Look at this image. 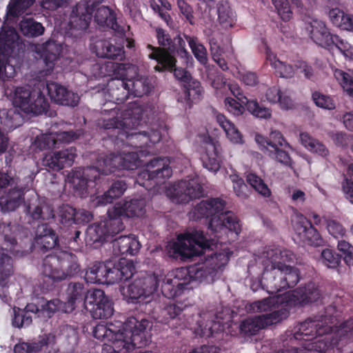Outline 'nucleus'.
<instances>
[{"label": "nucleus", "mask_w": 353, "mask_h": 353, "mask_svg": "<svg viewBox=\"0 0 353 353\" xmlns=\"http://www.w3.org/2000/svg\"><path fill=\"white\" fill-rule=\"evenodd\" d=\"M225 205L223 199L212 198L201 201L192 210L194 219L211 217L208 228L214 234L213 239H208L203 232L195 230L179 235L176 241L170 243L167 247L169 256L175 259H190L204 254L205 265L198 274L207 283L213 282L218 271L229 261L228 253L212 252L214 247L216 248L220 234L227 230L236 234L241 231L238 218L231 211L223 212Z\"/></svg>", "instance_id": "nucleus-1"}, {"label": "nucleus", "mask_w": 353, "mask_h": 353, "mask_svg": "<svg viewBox=\"0 0 353 353\" xmlns=\"http://www.w3.org/2000/svg\"><path fill=\"white\" fill-rule=\"evenodd\" d=\"M294 256L290 250L273 246L265 247L256 258L263 268L262 283L270 294L294 287L299 281L297 268L288 264Z\"/></svg>", "instance_id": "nucleus-2"}, {"label": "nucleus", "mask_w": 353, "mask_h": 353, "mask_svg": "<svg viewBox=\"0 0 353 353\" xmlns=\"http://www.w3.org/2000/svg\"><path fill=\"white\" fill-rule=\"evenodd\" d=\"M133 71L130 65L112 63V98L115 99L117 105L112 108V118L121 116L123 107L119 105L131 94L134 97H141L148 94L152 89L150 79L143 76H137L129 79V74Z\"/></svg>", "instance_id": "nucleus-3"}, {"label": "nucleus", "mask_w": 353, "mask_h": 353, "mask_svg": "<svg viewBox=\"0 0 353 353\" xmlns=\"http://www.w3.org/2000/svg\"><path fill=\"white\" fill-rule=\"evenodd\" d=\"M143 108L137 102L129 103L122 108L121 116L112 118V128H120L130 140L131 144L136 147H141L143 145H148V143H159L162 137V131L165 130L160 128H152L150 131L132 132L133 130L139 125L143 115Z\"/></svg>", "instance_id": "nucleus-4"}, {"label": "nucleus", "mask_w": 353, "mask_h": 353, "mask_svg": "<svg viewBox=\"0 0 353 353\" xmlns=\"http://www.w3.org/2000/svg\"><path fill=\"white\" fill-rule=\"evenodd\" d=\"M112 325L119 328L112 329V353H128L146 345L145 332L152 323L146 319L139 320L131 316L124 322L112 323Z\"/></svg>", "instance_id": "nucleus-5"}, {"label": "nucleus", "mask_w": 353, "mask_h": 353, "mask_svg": "<svg viewBox=\"0 0 353 353\" xmlns=\"http://www.w3.org/2000/svg\"><path fill=\"white\" fill-rule=\"evenodd\" d=\"M13 105L26 114L40 115L46 114L50 108L49 102L39 89L30 87H17L14 89Z\"/></svg>", "instance_id": "nucleus-6"}, {"label": "nucleus", "mask_w": 353, "mask_h": 353, "mask_svg": "<svg viewBox=\"0 0 353 353\" xmlns=\"http://www.w3.org/2000/svg\"><path fill=\"white\" fill-rule=\"evenodd\" d=\"M156 36L158 43L161 47L148 45L147 48L151 50V52L148 54V58L157 61L158 65L154 67L156 71L162 72L163 69H171L176 63L175 57L173 54H170V47L173 39L161 28L156 29Z\"/></svg>", "instance_id": "nucleus-7"}, {"label": "nucleus", "mask_w": 353, "mask_h": 353, "mask_svg": "<svg viewBox=\"0 0 353 353\" xmlns=\"http://www.w3.org/2000/svg\"><path fill=\"white\" fill-rule=\"evenodd\" d=\"M203 190L198 178L181 180L166 190V194L177 203H186L203 196Z\"/></svg>", "instance_id": "nucleus-8"}, {"label": "nucleus", "mask_w": 353, "mask_h": 353, "mask_svg": "<svg viewBox=\"0 0 353 353\" xmlns=\"http://www.w3.org/2000/svg\"><path fill=\"white\" fill-rule=\"evenodd\" d=\"M289 314L290 312L286 308L281 307L271 313L259 315L254 318H248L240 324L241 333L245 336L254 335L260 330L276 324L287 319Z\"/></svg>", "instance_id": "nucleus-9"}, {"label": "nucleus", "mask_w": 353, "mask_h": 353, "mask_svg": "<svg viewBox=\"0 0 353 353\" xmlns=\"http://www.w3.org/2000/svg\"><path fill=\"white\" fill-rule=\"evenodd\" d=\"M332 327L323 323L321 319H317L316 316L307 318L303 322L298 323L293 330V338L290 339L292 343L294 341H300L301 343H307L313 341L316 336H323L330 334Z\"/></svg>", "instance_id": "nucleus-10"}, {"label": "nucleus", "mask_w": 353, "mask_h": 353, "mask_svg": "<svg viewBox=\"0 0 353 353\" xmlns=\"http://www.w3.org/2000/svg\"><path fill=\"white\" fill-rule=\"evenodd\" d=\"M192 281V276L185 268H177L168 274L161 284V292L165 297L173 299L181 294Z\"/></svg>", "instance_id": "nucleus-11"}, {"label": "nucleus", "mask_w": 353, "mask_h": 353, "mask_svg": "<svg viewBox=\"0 0 353 353\" xmlns=\"http://www.w3.org/2000/svg\"><path fill=\"white\" fill-rule=\"evenodd\" d=\"M62 261L54 254L47 255L43 261L41 288L46 291L54 289L55 283L65 279L61 270Z\"/></svg>", "instance_id": "nucleus-12"}, {"label": "nucleus", "mask_w": 353, "mask_h": 353, "mask_svg": "<svg viewBox=\"0 0 353 353\" xmlns=\"http://www.w3.org/2000/svg\"><path fill=\"white\" fill-rule=\"evenodd\" d=\"M83 305L94 319L108 320L110 318V302L102 290H88Z\"/></svg>", "instance_id": "nucleus-13"}, {"label": "nucleus", "mask_w": 353, "mask_h": 353, "mask_svg": "<svg viewBox=\"0 0 353 353\" xmlns=\"http://www.w3.org/2000/svg\"><path fill=\"white\" fill-rule=\"evenodd\" d=\"M103 0H81L76 6L77 16L72 17L70 21L71 28L85 30L89 27L95 8Z\"/></svg>", "instance_id": "nucleus-14"}, {"label": "nucleus", "mask_w": 353, "mask_h": 353, "mask_svg": "<svg viewBox=\"0 0 353 353\" xmlns=\"http://www.w3.org/2000/svg\"><path fill=\"white\" fill-rule=\"evenodd\" d=\"M77 150L74 147H69L59 151L45 155L42 159V165L48 170L59 171L65 167L72 165Z\"/></svg>", "instance_id": "nucleus-15"}, {"label": "nucleus", "mask_w": 353, "mask_h": 353, "mask_svg": "<svg viewBox=\"0 0 353 353\" xmlns=\"http://www.w3.org/2000/svg\"><path fill=\"white\" fill-rule=\"evenodd\" d=\"M114 39L115 46L112 50V61H120L125 58L123 46L127 43L128 48L134 46V41L128 39L125 36V27L122 26L117 21L114 13L112 10V40Z\"/></svg>", "instance_id": "nucleus-16"}, {"label": "nucleus", "mask_w": 353, "mask_h": 353, "mask_svg": "<svg viewBox=\"0 0 353 353\" xmlns=\"http://www.w3.org/2000/svg\"><path fill=\"white\" fill-rule=\"evenodd\" d=\"M35 247L41 252L46 253L59 246V236L48 223L38 225L35 230Z\"/></svg>", "instance_id": "nucleus-17"}, {"label": "nucleus", "mask_w": 353, "mask_h": 353, "mask_svg": "<svg viewBox=\"0 0 353 353\" xmlns=\"http://www.w3.org/2000/svg\"><path fill=\"white\" fill-rule=\"evenodd\" d=\"M48 94L51 100L61 105L76 107L79 102V96L57 82L48 83Z\"/></svg>", "instance_id": "nucleus-18"}, {"label": "nucleus", "mask_w": 353, "mask_h": 353, "mask_svg": "<svg viewBox=\"0 0 353 353\" xmlns=\"http://www.w3.org/2000/svg\"><path fill=\"white\" fill-rule=\"evenodd\" d=\"M321 297L322 294L319 287L313 283H309L292 291L289 295V301L294 305L304 306L319 301Z\"/></svg>", "instance_id": "nucleus-19"}, {"label": "nucleus", "mask_w": 353, "mask_h": 353, "mask_svg": "<svg viewBox=\"0 0 353 353\" xmlns=\"http://www.w3.org/2000/svg\"><path fill=\"white\" fill-rule=\"evenodd\" d=\"M110 221L108 219L90 225L85 231L87 245L97 248L107 241L110 233Z\"/></svg>", "instance_id": "nucleus-20"}, {"label": "nucleus", "mask_w": 353, "mask_h": 353, "mask_svg": "<svg viewBox=\"0 0 353 353\" xmlns=\"http://www.w3.org/2000/svg\"><path fill=\"white\" fill-rule=\"evenodd\" d=\"M29 190L28 185H17L0 196V206L3 212L14 211L24 201V194Z\"/></svg>", "instance_id": "nucleus-21"}, {"label": "nucleus", "mask_w": 353, "mask_h": 353, "mask_svg": "<svg viewBox=\"0 0 353 353\" xmlns=\"http://www.w3.org/2000/svg\"><path fill=\"white\" fill-rule=\"evenodd\" d=\"M170 161L165 157H155L146 164L147 171L143 173V177L149 180L165 179L172 175V169L169 166Z\"/></svg>", "instance_id": "nucleus-22"}, {"label": "nucleus", "mask_w": 353, "mask_h": 353, "mask_svg": "<svg viewBox=\"0 0 353 353\" xmlns=\"http://www.w3.org/2000/svg\"><path fill=\"white\" fill-rule=\"evenodd\" d=\"M311 39L319 46L326 48L333 43L332 34L325 23L318 19H312L306 28Z\"/></svg>", "instance_id": "nucleus-23"}, {"label": "nucleus", "mask_w": 353, "mask_h": 353, "mask_svg": "<svg viewBox=\"0 0 353 353\" xmlns=\"http://www.w3.org/2000/svg\"><path fill=\"white\" fill-rule=\"evenodd\" d=\"M108 263L109 260H106L105 262L95 261L90 264L84 276L85 281L90 283L110 284L108 274L110 268L107 265Z\"/></svg>", "instance_id": "nucleus-24"}, {"label": "nucleus", "mask_w": 353, "mask_h": 353, "mask_svg": "<svg viewBox=\"0 0 353 353\" xmlns=\"http://www.w3.org/2000/svg\"><path fill=\"white\" fill-rule=\"evenodd\" d=\"M56 343V336L53 334H44L39 336V340L32 343L21 342L14 347V353H38L44 347L52 346Z\"/></svg>", "instance_id": "nucleus-25"}, {"label": "nucleus", "mask_w": 353, "mask_h": 353, "mask_svg": "<svg viewBox=\"0 0 353 353\" xmlns=\"http://www.w3.org/2000/svg\"><path fill=\"white\" fill-rule=\"evenodd\" d=\"M114 254H137L141 248L139 241L132 235L120 236L112 239Z\"/></svg>", "instance_id": "nucleus-26"}, {"label": "nucleus", "mask_w": 353, "mask_h": 353, "mask_svg": "<svg viewBox=\"0 0 353 353\" xmlns=\"http://www.w3.org/2000/svg\"><path fill=\"white\" fill-rule=\"evenodd\" d=\"M144 199H132L130 201L118 202L114 206V212L118 216L127 217L140 216L145 212Z\"/></svg>", "instance_id": "nucleus-27"}, {"label": "nucleus", "mask_w": 353, "mask_h": 353, "mask_svg": "<svg viewBox=\"0 0 353 353\" xmlns=\"http://www.w3.org/2000/svg\"><path fill=\"white\" fill-rule=\"evenodd\" d=\"M339 339H332L329 334L316 336L313 341L301 343L303 353H325L331 345H337Z\"/></svg>", "instance_id": "nucleus-28"}, {"label": "nucleus", "mask_w": 353, "mask_h": 353, "mask_svg": "<svg viewBox=\"0 0 353 353\" xmlns=\"http://www.w3.org/2000/svg\"><path fill=\"white\" fill-rule=\"evenodd\" d=\"M255 141L260 149L264 152L281 148H289V143L285 140L281 133L279 131H272L268 139L261 134H256Z\"/></svg>", "instance_id": "nucleus-29"}, {"label": "nucleus", "mask_w": 353, "mask_h": 353, "mask_svg": "<svg viewBox=\"0 0 353 353\" xmlns=\"http://www.w3.org/2000/svg\"><path fill=\"white\" fill-rule=\"evenodd\" d=\"M222 161L221 148L215 143H209L205 154L202 157L203 165L209 171L216 172Z\"/></svg>", "instance_id": "nucleus-30"}, {"label": "nucleus", "mask_w": 353, "mask_h": 353, "mask_svg": "<svg viewBox=\"0 0 353 353\" xmlns=\"http://www.w3.org/2000/svg\"><path fill=\"white\" fill-rule=\"evenodd\" d=\"M109 174H110V159L108 156L99 157L97 166H87L85 168L86 187L89 182L99 179L100 175H108Z\"/></svg>", "instance_id": "nucleus-31"}, {"label": "nucleus", "mask_w": 353, "mask_h": 353, "mask_svg": "<svg viewBox=\"0 0 353 353\" xmlns=\"http://www.w3.org/2000/svg\"><path fill=\"white\" fill-rule=\"evenodd\" d=\"M327 14L334 26L353 32V14L346 13L338 8L330 9Z\"/></svg>", "instance_id": "nucleus-32"}, {"label": "nucleus", "mask_w": 353, "mask_h": 353, "mask_svg": "<svg viewBox=\"0 0 353 353\" xmlns=\"http://www.w3.org/2000/svg\"><path fill=\"white\" fill-rule=\"evenodd\" d=\"M27 210L34 220H50L54 217L52 205L46 201L39 200L37 204L29 205Z\"/></svg>", "instance_id": "nucleus-33"}, {"label": "nucleus", "mask_w": 353, "mask_h": 353, "mask_svg": "<svg viewBox=\"0 0 353 353\" xmlns=\"http://www.w3.org/2000/svg\"><path fill=\"white\" fill-rule=\"evenodd\" d=\"M134 271L135 266L132 261L121 258L112 268V274L114 275L115 281L117 282L127 281L132 276Z\"/></svg>", "instance_id": "nucleus-34"}, {"label": "nucleus", "mask_w": 353, "mask_h": 353, "mask_svg": "<svg viewBox=\"0 0 353 353\" xmlns=\"http://www.w3.org/2000/svg\"><path fill=\"white\" fill-rule=\"evenodd\" d=\"M216 121L223 128L228 139L233 143H242V135L234 124L228 120L225 115L215 113Z\"/></svg>", "instance_id": "nucleus-35"}, {"label": "nucleus", "mask_w": 353, "mask_h": 353, "mask_svg": "<svg viewBox=\"0 0 353 353\" xmlns=\"http://www.w3.org/2000/svg\"><path fill=\"white\" fill-rule=\"evenodd\" d=\"M139 155L136 152H127L119 155L112 153V167L134 170L139 165Z\"/></svg>", "instance_id": "nucleus-36"}, {"label": "nucleus", "mask_w": 353, "mask_h": 353, "mask_svg": "<svg viewBox=\"0 0 353 353\" xmlns=\"http://www.w3.org/2000/svg\"><path fill=\"white\" fill-rule=\"evenodd\" d=\"M218 21L221 26L228 29L235 24V13L227 1H220L217 4Z\"/></svg>", "instance_id": "nucleus-37"}, {"label": "nucleus", "mask_w": 353, "mask_h": 353, "mask_svg": "<svg viewBox=\"0 0 353 353\" xmlns=\"http://www.w3.org/2000/svg\"><path fill=\"white\" fill-rule=\"evenodd\" d=\"M174 52L183 59V65L185 67L193 65V58L185 48V41L180 36L175 37L170 47V54L174 56Z\"/></svg>", "instance_id": "nucleus-38"}, {"label": "nucleus", "mask_w": 353, "mask_h": 353, "mask_svg": "<svg viewBox=\"0 0 353 353\" xmlns=\"http://www.w3.org/2000/svg\"><path fill=\"white\" fill-rule=\"evenodd\" d=\"M300 141L302 145L310 152L316 153L323 157H326L329 155L330 152L327 147L318 139L311 137L308 133H301Z\"/></svg>", "instance_id": "nucleus-39"}, {"label": "nucleus", "mask_w": 353, "mask_h": 353, "mask_svg": "<svg viewBox=\"0 0 353 353\" xmlns=\"http://www.w3.org/2000/svg\"><path fill=\"white\" fill-rule=\"evenodd\" d=\"M119 291L123 299L128 303H134L141 296H144V291L142 289L141 281H139V279H136L131 284L121 285Z\"/></svg>", "instance_id": "nucleus-40"}, {"label": "nucleus", "mask_w": 353, "mask_h": 353, "mask_svg": "<svg viewBox=\"0 0 353 353\" xmlns=\"http://www.w3.org/2000/svg\"><path fill=\"white\" fill-rule=\"evenodd\" d=\"M68 302L71 306L72 310L74 309L77 302L81 303L85 301L88 290L81 283H70L67 288Z\"/></svg>", "instance_id": "nucleus-41"}, {"label": "nucleus", "mask_w": 353, "mask_h": 353, "mask_svg": "<svg viewBox=\"0 0 353 353\" xmlns=\"http://www.w3.org/2000/svg\"><path fill=\"white\" fill-rule=\"evenodd\" d=\"M267 61L275 70V72L282 78H292L294 75V70L291 65L281 61L270 52H267Z\"/></svg>", "instance_id": "nucleus-42"}, {"label": "nucleus", "mask_w": 353, "mask_h": 353, "mask_svg": "<svg viewBox=\"0 0 353 353\" xmlns=\"http://www.w3.org/2000/svg\"><path fill=\"white\" fill-rule=\"evenodd\" d=\"M184 37L194 57L201 65H205L208 61L206 48L199 41L197 37L189 35Z\"/></svg>", "instance_id": "nucleus-43"}, {"label": "nucleus", "mask_w": 353, "mask_h": 353, "mask_svg": "<svg viewBox=\"0 0 353 353\" xmlns=\"http://www.w3.org/2000/svg\"><path fill=\"white\" fill-rule=\"evenodd\" d=\"M60 51V46H57L54 41H50L43 45L41 57L47 67L50 68L54 67V62L59 58Z\"/></svg>", "instance_id": "nucleus-44"}, {"label": "nucleus", "mask_w": 353, "mask_h": 353, "mask_svg": "<svg viewBox=\"0 0 353 353\" xmlns=\"http://www.w3.org/2000/svg\"><path fill=\"white\" fill-rule=\"evenodd\" d=\"M101 3L95 8L94 17L99 28L105 31L110 28V8L109 6H102Z\"/></svg>", "instance_id": "nucleus-45"}, {"label": "nucleus", "mask_w": 353, "mask_h": 353, "mask_svg": "<svg viewBox=\"0 0 353 353\" xmlns=\"http://www.w3.org/2000/svg\"><path fill=\"white\" fill-rule=\"evenodd\" d=\"M198 328L196 331L203 336L209 337L222 330V323L219 321L213 319L204 322V319L197 321Z\"/></svg>", "instance_id": "nucleus-46"}, {"label": "nucleus", "mask_w": 353, "mask_h": 353, "mask_svg": "<svg viewBox=\"0 0 353 353\" xmlns=\"http://www.w3.org/2000/svg\"><path fill=\"white\" fill-rule=\"evenodd\" d=\"M323 221L328 233L334 238H343L345 235L346 230L338 220L331 217L324 216Z\"/></svg>", "instance_id": "nucleus-47"}, {"label": "nucleus", "mask_w": 353, "mask_h": 353, "mask_svg": "<svg viewBox=\"0 0 353 353\" xmlns=\"http://www.w3.org/2000/svg\"><path fill=\"white\" fill-rule=\"evenodd\" d=\"M21 30L25 36L36 37L43 34L45 29L41 23L28 19L21 23Z\"/></svg>", "instance_id": "nucleus-48"}, {"label": "nucleus", "mask_w": 353, "mask_h": 353, "mask_svg": "<svg viewBox=\"0 0 353 353\" xmlns=\"http://www.w3.org/2000/svg\"><path fill=\"white\" fill-rule=\"evenodd\" d=\"M247 182L261 195L268 197L271 191L263 180L254 173H248L246 176Z\"/></svg>", "instance_id": "nucleus-49"}, {"label": "nucleus", "mask_w": 353, "mask_h": 353, "mask_svg": "<svg viewBox=\"0 0 353 353\" xmlns=\"http://www.w3.org/2000/svg\"><path fill=\"white\" fill-rule=\"evenodd\" d=\"M14 316L12 324L14 327L21 328L29 326L32 322V315L27 310L14 307L13 308Z\"/></svg>", "instance_id": "nucleus-50"}, {"label": "nucleus", "mask_w": 353, "mask_h": 353, "mask_svg": "<svg viewBox=\"0 0 353 353\" xmlns=\"http://www.w3.org/2000/svg\"><path fill=\"white\" fill-rule=\"evenodd\" d=\"M334 76L343 90L353 97V75L341 70H335Z\"/></svg>", "instance_id": "nucleus-51"}, {"label": "nucleus", "mask_w": 353, "mask_h": 353, "mask_svg": "<svg viewBox=\"0 0 353 353\" xmlns=\"http://www.w3.org/2000/svg\"><path fill=\"white\" fill-rule=\"evenodd\" d=\"M245 105L248 111L255 117L268 119L271 117V110L268 108L260 105L256 100L246 99Z\"/></svg>", "instance_id": "nucleus-52"}, {"label": "nucleus", "mask_w": 353, "mask_h": 353, "mask_svg": "<svg viewBox=\"0 0 353 353\" xmlns=\"http://www.w3.org/2000/svg\"><path fill=\"white\" fill-rule=\"evenodd\" d=\"M276 299L274 297H268L260 301H254L250 305L249 310L252 312H274Z\"/></svg>", "instance_id": "nucleus-53"}, {"label": "nucleus", "mask_w": 353, "mask_h": 353, "mask_svg": "<svg viewBox=\"0 0 353 353\" xmlns=\"http://www.w3.org/2000/svg\"><path fill=\"white\" fill-rule=\"evenodd\" d=\"M70 181L77 190H86V180L85 179V168H76L68 176Z\"/></svg>", "instance_id": "nucleus-54"}, {"label": "nucleus", "mask_w": 353, "mask_h": 353, "mask_svg": "<svg viewBox=\"0 0 353 353\" xmlns=\"http://www.w3.org/2000/svg\"><path fill=\"white\" fill-rule=\"evenodd\" d=\"M13 273V259L3 250H0V276L4 280Z\"/></svg>", "instance_id": "nucleus-55"}, {"label": "nucleus", "mask_w": 353, "mask_h": 353, "mask_svg": "<svg viewBox=\"0 0 353 353\" xmlns=\"http://www.w3.org/2000/svg\"><path fill=\"white\" fill-rule=\"evenodd\" d=\"M91 50L98 57L110 59V41L108 39H99L91 46Z\"/></svg>", "instance_id": "nucleus-56"}, {"label": "nucleus", "mask_w": 353, "mask_h": 353, "mask_svg": "<svg viewBox=\"0 0 353 353\" xmlns=\"http://www.w3.org/2000/svg\"><path fill=\"white\" fill-rule=\"evenodd\" d=\"M34 2V0H10L8 12L12 17L23 13Z\"/></svg>", "instance_id": "nucleus-57"}, {"label": "nucleus", "mask_w": 353, "mask_h": 353, "mask_svg": "<svg viewBox=\"0 0 353 353\" xmlns=\"http://www.w3.org/2000/svg\"><path fill=\"white\" fill-rule=\"evenodd\" d=\"M59 221L63 225H72L75 217V208L68 204H63L59 208Z\"/></svg>", "instance_id": "nucleus-58"}, {"label": "nucleus", "mask_w": 353, "mask_h": 353, "mask_svg": "<svg viewBox=\"0 0 353 353\" xmlns=\"http://www.w3.org/2000/svg\"><path fill=\"white\" fill-rule=\"evenodd\" d=\"M321 259L325 266L329 268H336L341 260V256L330 249H324L321 252Z\"/></svg>", "instance_id": "nucleus-59"}, {"label": "nucleus", "mask_w": 353, "mask_h": 353, "mask_svg": "<svg viewBox=\"0 0 353 353\" xmlns=\"http://www.w3.org/2000/svg\"><path fill=\"white\" fill-rule=\"evenodd\" d=\"M230 179L233 183V189L236 195L241 199H247L248 197V190L243 179L236 174L230 175Z\"/></svg>", "instance_id": "nucleus-60"}, {"label": "nucleus", "mask_w": 353, "mask_h": 353, "mask_svg": "<svg viewBox=\"0 0 353 353\" xmlns=\"http://www.w3.org/2000/svg\"><path fill=\"white\" fill-rule=\"evenodd\" d=\"M312 99L318 107L327 110L335 108V103L333 99L319 92H314L312 94Z\"/></svg>", "instance_id": "nucleus-61"}, {"label": "nucleus", "mask_w": 353, "mask_h": 353, "mask_svg": "<svg viewBox=\"0 0 353 353\" xmlns=\"http://www.w3.org/2000/svg\"><path fill=\"white\" fill-rule=\"evenodd\" d=\"M278 14L283 21H289L292 16V12L289 6L288 0H272Z\"/></svg>", "instance_id": "nucleus-62"}, {"label": "nucleus", "mask_w": 353, "mask_h": 353, "mask_svg": "<svg viewBox=\"0 0 353 353\" xmlns=\"http://www.w3.org/2000/svg\"><path fill=\"white\" fill-rule=\"evenodd\" d=\"M337 249L344 254V260L349 266L353 265V246L345 240L338 241Z\"/></svg>", "instance_id": "nucleus-63"}, {"label": "nucleus", "mask_w": 353, "mask_h": 353, "mask_svg": "<svg viewBox=\"0 0 353 353\" xmlns=\"http://www.w3.org/2000/svg\"><path fill=\"white\" fill-rule=\"evenodd\" d=\"M336 336L339 337V341L345 339H353V317L345 321L336 333Z\"/></svg>", "instance_id": "nucleus-64"}]
</instances>
